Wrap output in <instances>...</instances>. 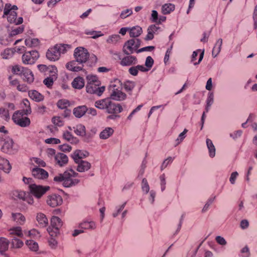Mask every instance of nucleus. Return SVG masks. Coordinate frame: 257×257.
<instances>
[{
    "instance_id": "obj_1",
    "label": "nucleus",
    "mask_w": 257,
    "mask_h": 257,
    "mask_svg": "<svg viewBox=\"0 0 257 257\" xmlns=\"http://www.w3.org/2000/svg\"><path fill=\"white\" fill-rule=\"evenodd\" d=\"M87 83L86 86L87 92L100 96L105 89V86H100V81L95 75H88L86 77Z\"/></svg>"
},
{
    "instance_id": "obj_2",
    "label": "nucleus",
    "mask_w": 257,
    "mask_h": 257,
    "mask_svg": "<svg viewBox=\"0 0 257 257\" xmlns=\"http://www.w3.org/2000/svg\"><path fill=\"white\" fill-rule=\"evenodd\" d=\"M78 173L70 169L65 171L63 174H59L54 178V181L56 182H63L64 186L69 187L75 185L79 182V180L76 178Z\"/></svg>"
},
{
    "instance_id": "obj_3",
    "label": "nucleus",
    "mask_w": 257,
    "mask_h": 257,
    "mask_svg": "<svg viewBox=\"0 0 257 257\" xmlns=\"http://www.w3.org/2000/svg\"><path fill=\"white\" fill-rule=\"evenodd\" d=\"M69 44H57L49 49L46 53L47 58L51 61H56L59 59L61 54H64L72 49Z\"/></svg>"
},
{
    "instance_id": "obj_4",
    "label": "nucleus",
    "mask_w": 257,
    "mask_h": 257,
    "mask_svg": "<svg viewBox=\"0 0 257 257\" xmlns=\"http://www.w3.org/2000/svg\"><path fill=\"white\" fill-rule=\"evenodd\" d=\"M23 181L25 184H29V190L31 194L38 199L50 190V187L48 186H44L33 183V179L30 178L24 177Z\"/></svg>"
},
{
    "instance_id": "obj_5",
    "label": "nucleus",
    "mask_w": 257,
    "mask_h": 257,
    "mask_svg": "<svg viewBox=\"0 0 257 257\" xmlns=\"http://www.w3.org/2000/svg\"><path fill=\"white\" fill-rule=\"evenodd\" d=\"M18 7L16 5H12L10 4H6L4 9V18H6L10 23L19 25L23 23V19L22 17L17 18V13L16 11Z\"/></svg>"
},
{
    "instance_id": "obj_6",
    "label": "nucleus",
    "mask_w": 257,
    "mask_h": 257,
    "mask_svg": "<svg viewBox=\"0 0 257 257\" xmlns=\"http://www.w3.org/2000/svg\"><path fill=\"white\" fill-rule=\"evenodd\" d=\"M74 56L76 61L82 64L88 60L89 57V54L87 49L83 47H79L75 49Z\"/></svg>"
},
{
    "instance_id": "obj_7",
    "label": "nucleus",
    "mask_w": 257,
    "mask_h": 257,
    "mask_svg": "<svg viewBox=\"0 0 257 257\" xmlns=\"http://www.w3.org/2000/svg\"><path fill=\"white\" fill-rule=\"evenodd\" d=\"M62 222L60 218L54 216L51 219V225L52 227H49L47 231L51 236H55L58 232L59 228L62 226Z\"/></svg>"
},
{
    "instance_id": "obj_8",
    "label": "nucleus",
    "mask_w": 257,
    "mask_h": 257,
    "mask_svg": "<svg viewBox=\"0 0 257 257\" xmlns=\"http://www.w3.org/2000/svg\"><path fill=\"white\" fill-rule=\"evenodd\" d=\"M39 57V53L35 50L25 52L22 57V62L25 64H33Z\"/></svg>"
},
{
    "instance_id": "obj_9",
    "label": "nucleus",
    "mask_w": 257,
    "mask_h": 257,
    "mask_svg": "<svg viewBox=\"0 0 257 257\" xmlns=\"http://www.w3.org/2000/svg\"><path fill=\"white\" fill-rule=\"evenodd\" d=\"M139 39H131L126 41L123 47V52L126 55L133 53L134 48H137L139 45Z\"/></svg>"
},
{
    "instance_id": "obj_10",
    "label": "nucleus",
    "mask_w": 257,
    "mask_h": 257,
    "mask_svg": "<svg viewBox=\"0 0 257 257\" xmlns=\"http://www.w3.org/2000/svg\"><path fill=\"white\" fill-rule=\"evenodd\" d=\"M2 151L5 153H11L13 151L14 142L12 139L8 137H3Z\"/></svg>"
},
{
    "instance_id": "obj_11",
    "label": "nucleus",
    "mask_w": 257,
    "mask_h": 257,
    "mask_svg": "<svg viewBox=\"0 0 257 257\" xmlns=\"http://www.w3.org/2000/svg\"><path fill=\"white\" fill-rule=\"evenodd\" d=\"M63 202L61 196L56 194H52L48 196L47 200V204L52 207H55L62 204Z\"/></svg>"
},
{
    "instance_id": "obj_12",
    "label": "nucleus",
    "mask_w": 257,
    "mask_h": 257,
    "mask_svg": "<svg viewBox=\"0 0 257 257\" xmlns=\"http://www.w3.org/2000/svg\"><path fill=\"white\" fill-rule=\"evenodd\" d=\"M110 90L111 91V98L114 100L121 101L125 99L126 95L120 90L115 89L114 86L111 85Z\"/></svg>"
},
{
    "instance_id": "obj_13",
    "label": "nucleus",
    "mask_w": 257,
    "mask_h": 257,
    "mask_svg": "<svg viewBox=\"0 0 257 257\" xmlns=\"http://www.w3.org/2000/svg\"><path fill=\"white\" fill-rule=\"evenodd\" d=\"M106 109L108 113L117 114L122 111V107L120 104H116L109 99Z\"/></svg>"
},
{
    "instance_id": "obj_14",
    "label": "nucleus",
    "mask_w": 257,
    "mask_h": 257,
    "mask_svg": "<svg viewBox=\"0 0 257 257\" xmlns=\"http://www.w3.org/2000/svg\"><path fill=\"white\" fill-rule=\"evenodd\" d=\"M32 175L39 179H45L48 177V173L40 168H35L32 171Z\"/></svg>"
},
{
    "instance_id": "obj_15",
    "label": "nucleus",
    "mask_w": 257,
    "mask_h": 257,
    "mask_svg": "<svg viewBox=\"0 0 257 257\" xmlns=\"http://www.w3.org/2000/svg\"><path fill=\"white\" fill-rule=\"evenodd\" d=\"M138 63L137 58L132 55L126 56L121 59L120 64L123 66L135 65Z\"/></svg>"
},
{
    "instance_id": "obj_16",
    "label": "nucleus",
    "mask_w": 257,
    "mask_h": 257,
    "mask_svg": "<svg viewBox=\"0 0 257 257\" xmlns=\"http://www.w3.org/2000/svg\"><path fill=\"white\" fill-rule=\"evenodd\" d=\"M160 30V28L156 25H152L148 28V34L146 36V40H151L154 38V35L157 34Z\"/></svg>"
},
{
    "instance_id": "obj_17",
    "label": "nucleus",
    "mask_w": 257,
    "mask_h": 257,
    "mask_svg": "<svg viewBox=\"0 0 257 257\" xmlns=\"http://www.w3.org/2000/svg\"><path fill=\"white\" fill-rule=\"evenodd\" d=\"M204 55V51H201L200 50H198L194 51L191 58V62L195 65H197L202 61Z\"/></svg>"
},
{
    "instance_id": "obj_18",
    "label": "nucleus",
    "mask_w": 257,
    "mask_h": 257,
    "mask_svg": "<svg viewBox=\"0 0 257 257\" xmlns=\"http://www.w3.org/2000/svg\"><path fill=\"white\" fill-rule=\"evenodd\" d=\"M12 169L9 161L6 158L0 156V169L9 173Z\"/></svg>"
},
{
    "instance_id": "obj_19",
    "label": "nucleus",
    "mask_w": 257,
    "mask_h": 257,
    "mask_svg": "<svg viewBox=\"0 0 257 257\" xmlns=\"http://www.w3.org/2000/svg\"><path fill=\"white\" fill-rule=\"evenodd\" d=\"M56 163L62 167L66 165L68 161V157L63 153H58L55 156Z\"/></svg>"
},
{
    "instance_id": "obj_20",
    "label": "nucleus",
    "mask_w": 257,
    "mask_h": 257,
    "mask_svg": "<svg viewBox=\"0 0 257 257\" xmlns=\"http://www.w3.org/2000/svg\"><path fill=\"white\" fill-rule=\"evenodd\" d=\"M22 75L23 76V80L27 83L31 84L34 81V75L30 69L25 68Z\"/></svg>"
},
{
    "instance_id": "obj_21",
    "label": "nucleus",
    "mask_w": 257,
    "mask_h": 257,
    "mask_svg": "<svg viewBox=\"0 0 257 257\" xmlns=\"http://www.w3.org/2000/svg\"><path fill=\"white\" fill-rule=\"evenodd\" d=\"M79 227L81 229L94 230L96 228V223L94 221H83L80 225Z\"/></svg>"
},
{
    "instance_id": "obj_22",
    "label": "nucleus",
    "mask_w": 257,
    "mask_h": 257,
    "mask_svg": "<svg viewBox=\"0 0 257 257\" xmlns=\"http://www.w3.org/2000/svg\"><path fill=\"white\" fill-rule=\"evenodd\" d=\"M12 220L18 224L23 225L26 221L25 217L20 213H12Z\"/></svg>"
},
{
    "instance_id": "obj_23",
    "label": "nucleus",
    "mask_w": 257,
    "mask_h": 257,
    "mask_svg": "<svg viewBox=\"0 0 257 257\" xmlns=\"http://www.w3.org/2000/svg\"><path fill=\"white\" fill-rule=\"evenodd\" d=\"M29 97L36 102H40L44 99V96L38 91L33 90L29 91Z\"/></svg>"
},
{
    "instance_id": "obj_24",
    "label": "nucleus",
    "mask_w": 257,
    "mask_h": 257,
    "mask_svg": "<svg viewBox=\"0 0 257 257\" xmlns=\"http://www.w3.org/2000/svg\"><path fill=\"white\" fill-rule=\"evenodd\" d=\"M36 219L41 227H46L48 224V220L46 215L42 213H39L36 216Z\"/></svg>"
},
{
    "instance_id": "obj_25",
    "label": "nucleus",
    "mask_w": 257,
    "mask_h": 257,
    "mask_svg": "<svg viewBox=\"0 0 257 257\" xmlns=\"http://www.w3.org/2000/svg\"><path fill=\"white\" fill-rule=\"evenodd\" d=\"M85 82L84 79L80 76L76 77L72 82L73 87L78 89L82 88Z\"/></svg>"
},
{
    "instance_id": "obj_26",
    "label": "nucleus",
    "mask_w": 257,
    "mask_h": 257,
    "mask_svg": "<svg viewBox=\"0 0 257 257\" xmlns=\"http://www.w3.org/2000/svg\"><path fill=\"white\" fill-rule=\"evenodd\" d=\"M76 163L78 164L77 170L78 171L80 172L87 171L90 169L91 166V165L89 163L82 160Z\"/></svg>"
},
{
    "instance_id": "obj_27",
    "label": "nucleus",
    "mask_w": 257,
    "mask_h": 257,
    "mask_svg": "<svg viewBox=\"0 0 257 257\" xmlns=\"http://www.w3.org/2000/svg\"><path fill=\"white\" fill-rule=\"evenodd\" d=\"M88 155V153L87 152H83L81 150H76L74 152L72 157L75 162H78L79 161H81V159L82 158L87 156Z\"/></svg>"
},
{
    "instance_id": "obj_28",
    "label": "nucleus",
    "mask_w": 257,
    "mask_h": 257,
    "mask_svg": "<svg viewBox=\"0 0 257 257\" xmlns=\"http://www.w3.org/2000/svg\"><path fill=\"white\" fill-rule=\"evenodd\" d=\"M76 61H72L68 62L66 64V68L69 70L74 71V72H78L79 71L83 70V66H77L76 65Z\"/></svg>"
},
{
    "instance_id": "obj_29",
    "label": "nucleus",
    "mask_w": 257,
    "mask_h": 257,
    "mask_svg": "<svg viewBox=\"0 0 257 257\" xmlns=\"http://www.w3.org/2000/svg\"><path fill=\"white\" fill-rule=\"evenodd\" d=\"M114 131L111 127H106L99 134V137L101 139L105 140L109 138L113 134Z\"/></svg>"
},
{
    "instance_id": "obj_30",
    "label": "nucleus",
    "mask_w": 257,
    "mask_h": 257,
    "mask_svg": "<svg viewBox=\"0 0 257 257\" xmlns=\"http://www.w3.org/2000/svg\"><path fill=\"white\" fill-rule=\"evenodd\" d=\"M87 108L85 106H81L75 108L73 110V113L75 116L80 117L87 112Z\"/></svg>"
},
{
    "instance_id": "obj_31",
    "label": "nucleus",
    "mask_w": 257,
    "mask_h": 257,
    "mask_svg": "<svg viewBox=\"0 0 257 257\" xmlns=\"http://www.w3.org/2000/svg\"><path fill=\"white\" fill-rule=\"evenodd\" d=\"M109 98H105L97 100L95 102V106L99 109H106L107 104H109Z\"/></svg>"
},
{
    "instance_id": "obj_32",
    "label": "nucleus",
    "mask_w": 257,
    "mask_h": 257,
    "mask_svg": "<svg viewBox=\"0 0 257 257\" xmlns=\"http://www.w3.org/2000/svg\"><path fill=\"white\" fill-rule=\"evenodd\" d=\"M222 44V40L219 39L216 42L212 52V54L214 57L217 56L221 50V46Z\"/></svg>"
},
{
    "instance_id": "obj_33",
    "label": "nucleus",
    "mask_w": 257,
    "mask_h": 257,
    "mask_svg": "<svg viewBox=\"0 0 257 257\" xmlns=\"http://www.w3.org/2000/svg\"><path fill=\"white\" fill-rule=\"evenodd\" d=\"M9 233L10 234L12 235H16L20 237L23 236L22 228L20 226L14 227L10 229Z\"/></svg>"
},
{
    "instance_id": "obj_34",
    "label": "nucleus",
    "mask_w": 257,
    "mask_h": 257,
    "mask_svg": "<svg viewBox=\"0 0 257 257\" xmlns=\"http://www.w3.org/2000/svg\"><path fill=\"white\" fill-rule=\"evenodd\" d=\"M9 241L6 238L0 237V252L6 251L9 247Z\"/></svg>"
},
{
    "instance_id": "obj_35",
    "label": "nucleus",
    "mask_w": 257,
    "mask_h": 257,
    "mask_svg": "<svg viewBox=\"0 0 257 257\" xmlns=\"http://www.w3.org/2000/svg\"><path fill=\"white\" fill-rule=\"evenodd\" d=\"M142 33V29L139 26H136L130 29V35L131 37H139Z\"/></svg>"
},
{
    "instance_id": "obj_36",
    "label": "nucleus",
    "mask_w": 257,
    "mask_h": 257,
    "mask_svg": "<svg viewBox=\"0 0 257 257\" xmlns=\"http://www.w3.org/2000/svg\"><path fill=\"white\" fill-rule=\"evenodd\" d=\"M120 40V37L119 35H112L108 36L106 40L108 44L116 45Z\"/></svg>"
},
{
    "instance_id": "obj_37",
    "label": "nucleus",
    "mask_w": 257,
    "mask_h": 257,
    "mask_svg": "<svg viewBox=\"0 0 257 257\" xmlns=\"http://www.w3.org/2000/svg\"><path fill=\"white\" fill-rule=\"evenodd\" d=\"M206 144L209 150L210 157L211 158L214 157L215 155V148L212 141L209 139H207Z\"/></svg>"
},
{
    "instance_id": "obj_38",
    "label": "nucleus",
    "mask_w": 257,
    "mask_h": 257,
    "mask_svg": "<svg viewBox=\"0 0 257 257\" xmlns=\"http://www.w3.org/2000/svg\"><path fill=\"white\" fill-rule=\"evenodd\" d=\"M175 10V5L172 4H166L162 7V12L164 15L170 14Z\"/></svg>"
},
{
    "instance_id": "obj_39",
    "label": "nucleus",
    "mask_w": 257,
    "mask_h": 257,
    "mask_svg": "<svg viewBox=\"0 0 257 257\" xmlns=\"http://www.w3.org/2000/svg\"><path fill=\"white\" fill-rule=\"evenodd\" d=\"M26 46L29 47H35L39 45V41L37 39L28 38L25 41Z\"/></svg>"
},
{
    "instance_id": "obj_40",
    "label": "nucleus",
    "mask_w": 257,
    "mask_h": 257,
    "mask_svg": "<svg viewBox=\"0 0 257 257\" xmlns=\"http://www.w3.org/2000/svg\"><path fill=\"white\" fill-rule=\"evenodd\" d=\"M75 133L80 136H84L85 135V127L81 124H77L75 127H73Z\"/></svg>"
},
{
    "instance_id": "obj_41",
    "label": "nucleus",
    "mask_w": 257,
    "mask_h": 257,
    "mask_svg": "<svg viewBox=\"0 0 257 257\" xmlns=\"http://www.w3.org/2000/svg\"><path fill=\"white\" fill-rule=\"evenodd\" d=\"M63 138L71 143H77L78 141L76 138L73 137L71 134L68 131H65L63 133Z\"/></svg>"
},
{
    "instance_id": "obj_42",
    "label": "nucleus",
    "mask_w": 257,
    "mask_h": 257,
    "mask_svg": "<svg viewBox=\"0 0 257 257\" xmlns=\"http://www.w3.org/2000/svg\"><path fill=\"white\" fill-rule=\"evenodd\" d=\"M11 245L14 248H20L24 245V242L21 239L14 237L11 241Z\"/></svg>"
},
{
    "instance_id": "obj_43",
    "label": "nucleus",
    "mask_w": 257,
    "mask_h": 257,
    "mask_svg": "<svg viewBox=\"0 0 257 257\" xmlns=\"http://www.w3.org/2000/svg\"><path fill=\"white\" fill-rule=\"evenodd\" d=\"M22 41V39H19L15 42V45L16 46L14 48V50L15 52L19 53V54H22L23 53H25L26 52V47L24 46H18V44Z\"/></svg>"
},
{
    "instance_id": "obj_44",
    "label": "nucleus",
    "mask_w": 257,
    "mask_h": 257,
    "mask_svg": "<svg viewBox=\"0 0 257 257\" xmlns=\"http://www.w3.org/2000/svg\"><path fill=\"white\" fill-rule=\"evenodd\" d=\"M26 244L32 251H36L38 250L39 246L38 243L33 240H27Z\"/></svg>"
},
{
    "instance_id": "obj_45",
    "label": "nucleus",
    "mask_w": 257,
    "mask_h": 257,
    "mask_svg": "<svg viewBox=\"0 0 257 257\" xmlns=\"http://www.w3.org/2000/svg\"><path fill=\"white\" fill-rule=\"evenodd\" d=\"M23 104L25 107H23V110L25 114L28 115L31 113V108L30 107V102L27 99H25L23 100Z\"/></svg>"
},
{
    "instance_id": "obj_46",
    "label": "nucleus",
    "mask_w": 257,
    "mask_h": 257,
    "mask_svg": "<svg viewBox=\"0 0 257 257\" xmlns=\"http://www.w3.org/2000/svg\"><path fill=\"white\" fill-rule=\"evenodd\" d=\"M23 111H16L12 117V119L13 121L16 123V124H18V123L21 120V119H23L24 117Z\"/></svg>"
},
{
    "instance_id": "obj_47",
    "label": "nucleus",
    "mask_w": 257,
    "mask_h": 257,
    "mask_svg": "<svg viewBox=\"0 0 257 257\" xmlns=\"http://www.w3.org/2000/svg\"><path fill=\"white\" fill-rule=\"evenodd\" d=\"M57 72L58 70L56 66L54 65H50L46 74H49V76L57 79Z\"/></svg>"
},
{
    "instance_id": "obj_48",
    "label": "nucleus",
    "mask_w": 257,
    "mask_h": 257,
    "mask_svg": "<svg viewBox=\"0 0 257 257\" xmlns=\"http://www.w3.org/2000/svg\"><path fill=\"white\" fill-rule=\"evenodd\" d=\"M123 87L125 90L128 92L132 91L135 86V82L132 81H126L123 83Z\"/></svg>"
},
{
    "instance_id": "obj_49",
    "label": "nucleus",
    "mask_w": 257,
    "mask_h": 257,
    "mask_svg": "<svg viewBox=\"0 0 257 257\" xmlns=\"http://www.w3.org/2000/svg\"><path fill=\"white\" fill-rule=\"evenodd\" d=\"M25 69V68L17 65L12 67V72L15 74L22 75Z\"/></svg>"
},
{
    "instance_id": "obj_50",
    "label": "nucleus",
    "mask_w": 257,
    "mask_h": 257,
    "mask_svg": "<svg viewBox=\"0 0 257 257\" xmlns=\"http://www.w3.org/2000/svg\"><path fill=\"white\" fill-rule=\"evenodd\" d=\"M213 97H214V95H213V93H212V92L209 93L207 100H206L207 104H206V107L205 108L206 112L208 111L209 107L213 103Z\"/></svg>"
},
{
    "instance_id": "obj_51",
    "label": "nucleus",
    "mask_w": 257,
    "mask_h": 257,
    "mask_svg": "<svg viewBox=\"0 0 257 257\" xmlns=\"http://www.w3.org/2000/svg\"><path fill=\"white\" fill-rule=\"evenodd\" d=\"M23 31H24L23 27L22 26H19L17 28H16L13 29L11 31V33L9 35V36H10V37L15 36L17 35L22 33L23 32Z\"/></svg>"
},
{
    "instance_id": "obj_52",
    "label": "nucleus",
    "mask_w": 257,
    "mask_h": 257,
    "mask_svg": "<svg viewBox=\"0 0 257 257\" xmlns=\"http://www.w3.org/2000/svg\"><path fill=\"white\" fill-rule=\"evenodd\" d=\"M30 124V119L26 116H25L23 119H21V120L17 124L22 126L26 127L28 126Z\"/></svg>"
},
{
    "instance_id": "obj_53",
    "label": "nucleus",
    "mask_w": 257,
    "mask_h": 257,
    "mask_svg": "<svg viewBox=\"0 0 257 257\" xmlns=\"http://www.w3.org/2000/svg\"><path fill=\"white\" fill-rule=\"evenodd\" d=\"M69 105V101L65 99L60 100L57 102V106L61 109H64Z\"/></svg>"
},
{
    "instance_id": "obj_54",
    "label": "nucleus",
    "mask_w": 257,
    "mask_h": 257,
    "mask_svg": "<svg viewBox=\"0 0 257 257\" xmlns=\"http://www.w3.org/2000/svg\"><path fill=\"white\" fill-rule=\"evenodd\" d=\"M55 80H56V78L49 76L44 80L43 82L48 87H50L53 85Z\"/></svg>"
},
{
    "instance_id": "obj_55",
    "label": "nucleus",
    "mask_w": 257,
    "mask_h": 257,
    "mask_svg": "<svg viewBox=\"0 0 257 257\" xmlns=\"http://www.w3.org/2000/svg\"><path fill=\"white\" fill-rule=\"evenodd\" d=\"M13 55V51L10 49H5L3 53H2V56L4 59H9Z\"/></svg>"
},
{
    "instance_id": "obj_56",
    "label": "nucleus",
    "mask_w": 257,
    "mask_h": 257,
    "mask_svg": "<svg viewBox=\"0 0 257 257\" xmlns=\"http://www.w3.org/2000/svg\"><path fill=\"white\" fill-rule=\"evenodd\" d=\"M142 189L143 191L145 192L147 194L149 192L150 190V187L148 181L146 178H144L142 182Z\"/></svg>"
},
{
    "instance_id": "obj_57",
    "label": "nucleus",
    "mask_w": 257,
    "mask_h": 257,
    "mask_svg": "<svg viewBox=\"0 0 257 257\" xmlns=\"http://www.w3.org/2000/svg\"><path fill=\"white\" fill-rule=\"evenodd\" d=\"M86 34L87 35H92L91 37L93 39H96L100 36H102L103 35V34H102L100 31L97 32V31H95L87 32H86Z\"/></svg>"
},
{
    "instance_id": "obj_58",
    "label": "nucleus",
    "mask_w": 257,
    "mask_h": 257,
    "mask_svg": "<svg viewBox=\"0 0 257 257\" xmlns=\"http://www.w3.org/2000/svg\"><path fill=\"white\" fill-rule=\"evenodd\" d=\"M0 116L6 120L9 119L10 118L9 111L4 108H0Z\"/></svg>"
},
{
    "instance_id": "obj_59",
    "label": "nucleus",
    "mask_w": 257,
    "mask_h": 257,
    "mask_svg": "<svg viewBox=\"0 0 257 257\" xmlns=\"http://www.w3.org/2000/svg\"><path fill=\"white\" fill-rule=\"evenodd\" d=\"M53 123L57 126H62L63 125V121L62 118L59 116L53 117L52 120Z\"/></svg>"
},
{
    "instance_id": "obj_60",
    "label": "nucleus",
    "mask_w": 257,
    "mask_h": 257,
    "mask_svg": "<svg viewBox=\"0 0 257 257\" xmlns=\"http://www.w3.org/2000/svg\"><path fill=\"white\" fill-rule=\"evenodd\" d=\"M154 64V60L151 56H148L147 57L146 62H145V66L147 69H149V70L152 68L153 65Z\"/></svg>"
},
{
    "instance_id": "obj_61",
    "label": "nucleus",
    "mask_w": 257,
    "mask_h": 257,
    "mask_svg": "<svg viewBox=\"0 0 257 257\" xmlns=\"http://www.w3.org/2000/svg\"><path fill=\"white\" fill-rule=\"evenodd\" d=\"M45 142L48 144H58L60 143V141L58 139L51 138L46 139Z\"/></svg>"
},
{
    "instance_id": "obj_62",
    "label": "nucleus",
    "mask_w": 257,
    "mask_h": 257,
    "mask_svg": "<svg viewBox=\"0 0 257 257\" xmlns=\"http://www.w3.org/2000/svg\"><path fill=\"white\" fill-rule=\"evenodd\" d=\"M133 13V11L131 9H127L125 11H122L120 15L121 19H125L129 16L131 15Z\"/></svg>"
},
{
    "instance_id": "obj_63",
    "label": "nucleus",
    "mask_w": 257,
    "mask_h": 257,
    "mask_svg": "<svg viewBox=\"0 0 257 257\" xmlns=\"http://www.w3.org/2000/svg\"><path fill=\"white\" fill-rule=\"evenodd\" d=\"M173 159L170 157H168L167 159H166L163 163L161 169L162 170H163L164 169H165L168 165L169 164H171L173 162Z\"/></svg>"
},
{
    "instance_id": "obj_64",
    "label": "nucleus",
    "mask_w": 257,
    "mask_h": 257,
    "mask_svg": "<svg viewBox=\"0 0 257 257\" xmlns=\"http://www.w3.org/2000/svg\"><path fill=\"white\" fill-rule=\"evenodd\" d=\"M17 89L19 91L25 92L28 90L29 87L27 86V85L25 84L19 83V85H18Z\"/></svg>"
}]
</instances>
